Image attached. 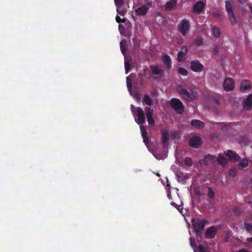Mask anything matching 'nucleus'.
<instances>
[{
  "instance_id": "nucleus-1",
  "label": "nucleus",
  "mask_w": 252,
  "mask_h": 252,
  "mask_svg": "<svg viewBox=\"0 0 252 252\" xmlns=\"http://www.w3.org/2000/svg\"><path fill=\"white\" fill-rule=\"evenodd\" d=\"M236 4L234 1L226 0L225 1V7L228 15V18L232 25L237 24L236 16L234 14V9Z\"/></svg>"
},
{
  "instance_id": "nucleus-2",
  "label": "nucleus",
  "mask_w": 252,
  "mask_h": 252,
  "mask_svg": "<svg viewBox=\"0 0 252 252\" xmlns=\"http://www.w3.org/2000/svg\"><path fill=\"white\" fill-rule=\"evenodd\" d=\"M131 108L133 115L135 116V121L138 125H143L146 123L145 115L143 109L137 107L135 110L133 105H131Z\"/></svg>"
},
{
  "instance_id": "nucleus-3",
  "label": "nucleus",
  "mask_w": 252,
  "mask_h": 252,
  "mask_svg": "<svg viewBox=\"0 0 252 252\" xmlns=\"http://www.w3.org/2000/svg\"><path fill=\"white\" fill-rule=\"evenodd\" d=\"M192 227L194 231H204V228L208 221L205 219L198 218H194L191 220Z\"/></svg>"
},
{
  "instance_id": "nucleus-4",
  "label": "nucleus",
  "mask_w": 252,
  "mask_h": 252,
  "mask_svg": "<svg viewBox=\"0 0 252 252\" xmlns=\"http://www.w3.org/2000/svg\"><path fill=\"white\" fill-rule=\"evenodd\" d=\"M169 103L171 107L178 114H183L184 111V106L180 99L176 98H173L170 100Z\"/></svg>"
},
{
  "instance_id": "nucleus-5",
  "label": "nucleus",
  "mask_w": 252,
  "mask_h": 252,
  "mask_svg": "<svg viewBox=\"0 0 252 252\" xmlns=\"http://www.w3.org/2000/svg\"><path fill=\"white\" fill-rule=\"evenodd\" d=\"M143 142L147 146L149 151L153 155V156L158 159V149L155 147L154 143H149V138L147 135L142 136Z\"/></svg>"
},
{
  "instance_id": "nucleus-6",
  "label": "nucleus",
  "mask_w": 252,
  "mask_h": 252,
  "mask_svg": "<svg viewBox=\"0 0 252 252\" xmlns=\"http://www.w3.org/2000/svg\"><path fill=\"white\" fill-rule=\"evenodd\" d=\"M190 28V26L189 21L186 19L182 20L178 25V30L184 36L189 32Z\"/></svg>"
},
{
  "instance_id": "nucleus-7",
  "label": "nucleus",
  "mask_w": 252,
  "mask_h": 252,
  "mask_svg": "<svg viewBox=\"0 0 252 252\" xmlns=\"http://www.w3.org/2000/svg\"><path fill=\"white\" fill-rule=\"evenodd\" d=\"M220 228V226H212L208 228L205 233V237L206 239L214 238L217 234L218 229Z\"/></svg>"
},
{
  "instance_id": "nucleus-8",
  "label": "nucleus",
  "mask_w": 252,
  "mask_h": 252,
  "mask_svg": "<svg viewBox=\"0 0 252 252\" xmlns=\"http://www.w3.org/2000/svg\"><path fill=\"white\" fill-rule=\"evenodd\" d=\"M190 68L194 72H201L203 69V65L198 60L191 61L190 63Z\"/></svg>"
},
{
  "instance_id": "nucleus-9",
  "label": "nucleus",
  "mask_w": 252,
  "mask_h": 252,
  "mask_svg": "<svg viewBox=\"0 0 252 252\" xmlns=\"http://www.w3.org/2000/svg\"><path fill=\"white\" fill-rule=\"evenodd\" d=\"M145 114L149 125L154 126L155 125V121L153 119L154 111L149 107L145 108Z\"/></svg>"
},
{
  "instance_id": "nucleus-10",
  "label": "nucleus",
  "mask_w": 252,
  "mask_h": 252,
  "mask_svg": "<svg viewBox=\"0 0 252 252\" xmlns=\"http://www.w3.org/2000/svg\"><path fill=\"white\" fill-rule=\"evenodd\" d=\"M178 92L179 94L182 96V98L187 100L188 101H191L192 98L189 91L182 87H179Z\"/></svg>"
},
{
  "instance_id": "nucleus-11",
  "label": "nucleus",
  "mask_w": 252,
  "mask_h": 252,
  "mask_svg": "<svg viewBox=\"0 0 252 252\" xmlns=\"http://www.w3.org/2000/svg\"><path fill=\"white\" fill-rule=\"evenodd\" d=\"M151 7L152 2H148L147 4L143 5L141 7L138 8L136 10V12L138 15L145 16L147 14L149 8Z\"/></svg>"
},
{
  "instance_id": "nucleus-12",
  "label": "nucleus",
  "mask_w": 252,
  "mask_h": 252,
  "mask_svg": "<svg viewBox=\"0 0 252 252\" xmlns=\"http://www.w3.org/2000/svg\"><path fill=\"white\" fill-rule=\"evenodd\" d=\"M224 89L226 91H231L234 88V82L231 78H226L223 82Z\"/></svg>"
},
{
  "instance_id": "nucleus-13",
  "label": "nucleus",
  "mask_w": 252,
  "mask_h": 252,
  "mask_svg": "<svg viewBox=\"0 0 252 252\" xmlns=\"http://www.w3.org/2000/svg\"><path fill=\"white\" fill-rule=\"evenodd\" d=\"M201 144V139L198 136H193L189 141V145L195 148H198Z\"/></svg>"
},
{
  "instance_id": "nucleus-14",
  "label": "nucleus",
  "mask_w": 252,
  "mask_h": 252,
  "mask_svg": "<svg viewBox=\"0 0 252 252\" xmlns=\"http://www.w3.org/2000/svg\"><path fill=\"white\" fill-rule=\"evenodd\" d=\"M205 6V3L201 0L197 1L193 5V11L197 14L201 13Z\"/></svg>"
},
{
  "instance_id": "nucleus-15",
  "label": "nucleus",
  "mask_w": 252,
  "mask_h": 252,
  "mask_svg": "<svg viewBox=\"0 0 252 252\" xmlns=\"http://www.w3.org/2000/svg\"><path fill=\"white\" fill-rule=\"evenodd\" d=\"M228 157V159L237 161L240 159V157L234 151L232 150H228L226 155Z\"/></svg>"
},
{
  "instance_id": "nucleus-16",
  "label": "nucleus",
  "mask_w": 252,
  "mask_h": 252,
  "mask_svg": "<svg viewBox=\"0 0 252 252\" xmlns=\"http://www.w3.org/2000/svg\"><path fill=\"white\" fill-rule=\"evenodd\" d=\"M216 161V156L207 155L204 157L203 161L206 166L210 165Z\"/></svg>"
},
{
  "instance_id": "nucleus-17",
  "label": "nucleus",
  "mask_w": 252,
  "mask_h": 252,
  "mask_svg": "<svg viewBox=\"0 0 252 252\" xmlns=\"http://www.w3.org/2000/svg\"><path fill=\"white\" fill-rule=\"evenodd\" d=\"M161 59L163 63L166 65L168 69L171 68V60L169 56L164 54L161 57Z\"/></svg>"
},
{
  "instance_id": "nucleus-18",
  "label": "nucleus",
  "mask_w": 252,
  "mask_h": 252,
  "mask_svg": "<svg viewBox=\"0 0 252 252\" xmlns=\"http://www.w3.org/2000/svg\"><path fill=\"white\" fill-rule=\"evenodd\" d=\"M251 86L250 84V82L248 80H243L240 85V90L242 92H245L247 90L250 89Z\"/></svg>"
},
{
  "instance_id": "nucleus-19",
  "label": "nucleus",
  "mask_w": 252,
  "mask_h": 252,
  "mask_svg": "<svg viewBox=\"0 0 252 252\" xmlns=\"http://www.w3.org/2000/svg\"><path fill=\"white\" fill-rule=\"evenodd\" d=\"M226 157L225 154H219V157H216V161L220 165L224 166L227 162Z\"/></svg>"
},
{
  "instance_id": "nucleus-20",
  "label": "nucleus",
  "mask_w": 252,
  "mask_h": 252,
  "mask_svg": "<svg viewBox=\"0 0 252 252\" xmlns=\"http://www.w3.org/2000/svg\"><path fill=\"white\" fill-rule=\"evenodd\" d=\"M244 107L247 110H250L252 108V94H250L244 100Z\"/></svg>"
},
{
  "instance_id": "nucleus-21",
  "label": "nucleus",
  "mask_w": 252,
  "mask_h": 252,
  "mask_svg": "<svg viewBox=\"0 0 252 252\" xmlns=\"http://www.w3.org/2000/svg\"><path fill=\"white\" fill-rule=\"evenodd\" d=\"M169 139V134L167 131H163L162 133L161 140L164 147H166L168 145V140Z\"/></svg>"
},
{
  "instance_id": "nucleus-22",
  "label": "nucleus",
  "mask_w": 252,
  "mask_h": 252,
  "mask_svg": "<svg viewBox=\"0 0 252 252\" xmlns=\"http://www.w3.org/2000/svg\"><path fill=\"white\" fill-rule=\"evenodd\" d=\"M191 125L196 128H201L204 126V124L201 121L198 120H193L190 122Z\"/></svg>"
},
{
  "instance_id": "nucleus-23",
  "label": "nucleus",
  "mask_w": 252,
  "mask_h": 252,
  "mask_svg": "<svg viewBox=\"0 0 252 252\" xmlns=\"http://www.w3.org/2000/svg\"><path fill=\"white\" fill-rule=\"evenodd\" d=\"M176 175L177 177L178 181L179 182H184L187 179V174L184 175L183 172L180 171L177 172Z\"/></svg>"
},
{
  "instance_id": "nucleus-24",
  "label": "nucleus",
  "mask_w": 252,
  "mask_h": 252,
  "mask_svg": "<svg viewBox=\"0 0 252 252\" xmlns=\"http://www.w3.org/2000/svg\"><path fill=\"white\" fill-rule=\"evenodd\" d=\"M213 16L219 21H221L224 18V15L223 13L219 11H216L213 13Z\"/></svg>"
},
{
  "instance_id": "nucleus-25",
  "label": "nucleus",
  "mask_w": 252,
  "mask_h": 252,
  "mask_svg": "<svg viewBox=\"0 0 252 252\" xmlns=\"http://www.w3.org/2000/svg\"><path fill=\"white\" fill-rule=\"evenodd\" d=\"M212 32L214 35V36L216 38L219 37L220 33V31L219 28L217 27H213L212 28Z\"/></svg>"
},
{
  "instance_id": "nucleus-26",
  "label": "nucleus",
  "mask_w": 252,
  "mask_h": 252,
  "mask_svg": "<svg viewBox=\"0 0 252 252\" xmlns=\"http://www.w3.org/2000/svg\"><path fill=\"white\" fill-rule=\"evenodd\" d=\"M143 103H146L148 106H151L153 104L152 99L147 94H145L143 97Z\"/></svg>"
},
{
  "instance_id": "nucleus-27",
  "label": "nucleus",
  "mask_w": 252,
  "mask_h": 252,
  "mask_svg": "<svg viewBox=\"0 0 252 252\" xmlns=\"http://www.w3.org/2000/svg\"><path fill=\"white\" fill-rule=\"evenodd\" d=\"M176 0H171L169 1H167L165 4L166 8L170 9L172 8L174 6L176 5Z\"/></svg>"
},
{
  "instance_id": "nucleus-28",
  "label": "nucleus",
  "mask_w": 252,
  "mask_h": 252,
  "mask_svg": "<svg viewBox=\"0 0 252 252\" xmlns=\"http://www.w3.org/2000/svg\"><path fill=\"white\" fill-rule=\"evenodd\" d=\"M124 5L116 6L117 8V12L121 16H124L126 11V9L123 7Z\"/></svg>"
},
{
  "instance_id": "nucleus-29",
  "label": "nucleus",
  "mask_w": 252,
  "mask_h": 252,
  "mask_svg": "<svg viewBox=\"0 0 252 252\" xmlns=\"http://www.w3.org/2000/svg\"><path fill=\"white\" fill-rule=\"evenodd\" d=\"M249 164L248 160L246 158H243L238 164V166H241L242 168H244L248 166Z\"/></svg>"
},
{
  "instance_id": "nucleus-30",
  "label": "nucleus",
  "mask_w": 252,
  "mask_h": 252,
  "mask_svg": "<svg viewBox=\"0 0 252 252\" xmlns=\"http://www.w3.org/2000/svg\"><path fill=\"white\" fill-rule=\"evenodd\" d=\"M195 234H196V237L197 239L198 242H199L202 239V237L203 236V234L204 233V231H194Z\"/></svg>"
},
{
  "instance_id": "nucleus-31",
  "label": "nucleus",
  "mask_w": 252,
  "mask_h": 252,
  "mask_svg": "<svg viewBox=\"0 0 252 252\" xmlns=\"http://www.w3.org/2000/svg\"><path fill=\"white\" fill-rule=\"evenodd\" d=\"M208 196L209 198L214 199L215 197V193L211 187L208 188Z\"/></svg>"
},
{
  "instance_id": "nucleus-32",
  "label": "nucleus",
  "mask_w": 252,
  "mask_h": 252,
  "mask_svg": "<svg viewBox=\"0 0 252 252\" xmlns=\"http://www.w3.org/2000/svg\"><path fill=\"white\" fill-rule=\"evenodd\" d=\"M189 241H190V245L193 248L194 252H196V251L197 250V247L196 244L194 242V238L190 237L189 238Z\"/></svg>"
},
{
  "instance_id": "nucleus-33",
  "label": "nucleus",
  "mask_w": 252,
  "mask_h": 252,
  "mask_svg": "<svg viewBox=\"0 0 252 252\" xmlns=\"http://www.w3.org/2000/svg\"><path fill=\"white\" fill-rule=\"evenodd\" d=\"M244 227L245 229L251 234H252V224L251 223H247V222H244Z\"/></svg>"
},
{
  "instance_id": "nucleus-34",
  "label": "nucleus",
  "mask_w": 252,
  "mask_h": 252,
  "mask_svg": "<svg viewBox=\"0 0 252 252\" xmlns=\"http://www.w3.org/2000/svg\"><path fill=\"white\" fill-rule=\"evenodd\" d=\"M184 162L188 166H191L193 164L192 159L190 157H186L185 158Z\"/></svg>"
},
{
  "instance_id": "nucleus-35",
  "label": "nucleus",
  "mask_w": 252,
  "mask_h": 252,
  "mask_svg": "<svg viewBox=\"0 0 252 252\" xmlns=\"http://www.w3.org/2000/svg\"><path fill=\"white\" fill-rule=\"evenodd\" d=\"M186 54L183 53L182 52H179L178 53V60L180 62H183L185 61L184 57Z\"/></svg>"
},
{
  "instance_id": "nucleus-36",
  "label": "nucleus",
  "mask_w": 252,
  "mask_h": 252,
  "mask_svg": "<svg viewBox=\"0 0 252 252\" xmlns=\"http://www.w3.org/2000/svg\"><path fill=\"white\" fill-rule=\"evenodd\" d=\"M171 137L172 139L180 138V134L178 131H172L170 133Z\"/></svg>"
},
{
  "instance_id": "nucleus-37",
  "label": "nucleus",
  "mask_w": 252,
  "mask_h": 252,
  "mask_svg": "<svg viewBox=\"0 0 252 252\" xmlns=\"http://www.w3.org/2000/svg\"><path fill=\"white\" fill-rule=\"evenodd\" d=\"M178 72L183 76H186L188 74V70L183 67H180L178 69Z\"/></svg>"
},
{
  "instance_id": "nucleus-38",
  "label": "nucleus",
  "mask_w": 252,
  "mask_h": 252,
  "mask_svg": "<svg viewBox=\"0 0 252 252\" xmlns=\"http://www.w3.org/2000/svg\"><path fill=\"white\" fill-rule=\"evenodd\" d=\"M140 125V130H141L142 136H144L145 135H147L146 128L145 126H143V125Z\"/></svg>"
},
{
  "instance_id": "nucleus-39",
  "label": "nucleus",
  "mask_w": 252,
  "mask_h": 252,
  "mask_svg": "<svg viewBox=\"0 0 252 252\" xmlns=\"http://www.w3.org/2000/svg\"><path fill=\"white\" fill-rule=\"evenodd\" d=\"M220 45H215L213 49V54L215 56H217L219 55V49L220 48Z\"/></svg>"
},
{
  "instance_id": "nucleus-40",
  "label": "nucleus",
  "mask_w": 252,
  "mask_h": 252,
  "mask_svg": "<svg viewBox=\"0 0 252 252\" xmlns=\"http://www.w3.org/2000/svg\"><path fill=\"white\" fill-rule=\"evenodd\" d=\"M152 73L155 78L157 77L156 75H158V66H151Z\"/></svg>"
},
{
  "instance_id": "nucleus-41",
  "label": "nucleus",
  "mask_w": 252,
  "mask_h": 252,
  "mask_svg": "<svg viewBox=\"0 0 252 252\" xmlns=\"http://www.w3.org/2000/svg\"><path fill=\"white\" fill-rule=\"evenodd\" d=\"M194 192L197 196H202V193L201 192V190L200 189L199 187H195L194 189Z\"/></svg>"
},
{
  "instance_id": "nucleus-42",
  "label": "nucleus",
  "mask_w": 252,
  "mask_h": 252,
  "mask_svg": "<svg viewBox=\"0 0 252 252\" xmlns=\"http://www.w3.org/2000/svg\"><path fill=\"white\" fill-rule=\"evenodd\" d=\"M114 2L116 6L124 5L125 4L124 0H114Z\"/></svg>"
},
{
  "instance_id": "nucleus-43",
  "label": "nucleus",
  "mask_w": 252,
  "mask_h": 252,
  "mask_svg": "<svg viewBox=\"0 0 252 252\" xmlns=\"http://www.w3.org/2000/svg\"><path fill=\"white\" fill-rule=\"evenodd\" d=\"M126 83H127V89H128V91L129 92V93H131V89H132V85H131L130 81L129 80L128 77H127Z\"/></svg>"
},
{
  "instance_id": "nucleus-44",
  "label": "nucleus",
  "mask_w": 252,
  "mask_h": 252,
  "mask_svg": "<svg viewBox=\"0 0 252 252\" xmlns=\"http://www.w3.org/2000/svg\"><path fill=\"white\" fill-rule=\"evenodd\" d=\"M198 251H199V252H208L207 251L206 248L204 247L202 245H199L198 246Z\"/></svg>"
},
{
  "instance_id": "nucleus-45",
  "label": "nucleus",
  "mask_w": 252,
  "mask_h": 252,
  "mask_svg": "<svg viewBox=\"0 0 252 252\" xmlns=\"http://www.w3.org/2000/svg\"><path fill=\"white\" fill-rule=\"evenodd\" d=\"M125 65L126 73L127 74L129 72L130 69V65L129 63L126 62L125 63Z\"/></svg>"
},
{
  "instance_id": "nucleus-46",
  "label": "nucleus",
  "mask_w": 252,
  "mask_h": 252,
  "mask_svg": "<svg viewBox=\"0 0 252 252\" xmlns=\"http://www.w3.org/2000/svg\"><path fill=\"white\" fill-rule=\"evenodd\" d=\"M188 50L187 47L186 46H183L181 47V51H180V52H182L183 53L187 55L188 53Z\"/></svg>"
},
{
  "instance_id": "nucleus-47",
  "label": "nucleus",
  "mask_w": 252,
  "mask_h": 252,
  "mask_svg": "<svg viewBox=\"0 0 252 252\" xmlns=\"http://www.w3.org/2000/svg\"><path fill=\"white\" fill-rule=\"evenodd\" d=\"M120 48H121V50L122 51V53L123 54H124L125 53V52H126V48L125 47H124V46L122 42H121V43H120Z\"/></svg>"
},
{
  "instance_id": "nucleus-48",
  "label": "nucleus",
  "mask_w": 252,
  "mask_h": 252,
  "mask_svg": "<svg viewBox=\"0 0 252 252\" xmlns=\"http://www.w3.org/2000/svg\"><path fill=\"white\" fill-rule=\"evenodd\" d=\"M116 21L118 23H120V22H125V19L122 20L120 18V17L118 15H117V16L116 17Z\"/></svg>"
},
{
  "instance_id": "nucleus-49",
  "label": "nucleus",
  "mask_w": 252,
  "mask_h": 252,
  "mask_svg": "<svg viewBox=\"0 0 252 252\" xmlns=\"http://www.w3.org/2000/svg\"><path fill=\"white\" fill-rule=\"evenodd\" d=\"M195 43L196 45H197L198 46H200L202 44H203V41H202V39L201 38H198L197 39L196 41H195Z\"/></svg>"
},
{
  "instance_id": "nucleus-50",
  "label": "nucleus",
  "mask_w": 252,
  "mask_h": 252,
  "mask_svg": "<svg viewBox=\"0 0 252 252\" xmlns=\"http://www.w3.org/2000/svg\"><path fill=\"white\" fill-rule=\"evenodd\" d=\"M212 102L213 103L217 104V105H220V100L216 98H214L213 99Z\"/></svg>"
},
{
  "instance_id": "nucleus-51",
  "label": "nucleus",
  "mask_w": 252,
  "mask_h": 252,
  "mask_svg": "<svg viewBox=\"0 0 252 252\" xmlns=\"http://www.w3.org/2000/svg\"><path fill=\"white\" fill-rule=\"evenodd\" d=\"M171 205L174 207H175L176 209H177L178 210L180 209V206L179 205H178L177 204H176L175 202H172L171 203Z\"/></svg>"
},
{
  "instance_id": "nucleus-52",
  "label": "nucleus",
  "mask_w": 252,
  "mask_h": 252,
  "mask_svg": "<svg viewBox=\"0 0 252 252\" xmlns=\"http://www.w3.org/2000/svg\"><path fill=\"white\" fill-rule=\"evenodd\" d=\"M235 214H239L240 213V209L239 208H235L234 210Z\"/></svg>"
},
{
  "instance_id": "nucleus-53",
  "label": "nucleus",
  "mask_w": 252,
  "mask_h": 252,
  "mask_svg": "<svg viewBox=\"0 0 252 252\" xmlns=\"http://www.w3.org/2000/svg\"><path fill=\"white\" fill-rule=\"evenodd\" d=\"M163 71V70L162 69L159 68V67H158V77L162 75Z\"/></svg>"
},
{
  "instance_id": "nucleus-54",
  "label": "nucleus",
  "mask_w": 252,
  "mask_h": 252,
  "mask_svg": "<svg viewBox=\"0 0 252 252\" xmlns=\"http://www.w3.org/2000/svg\"><path fill=\"white\" fill-rule=\"evenodd\" d=\"M237 252H250L247 251V250H246V249H242L238 251Z\"/></svg>"
},
{
  "instance_id": "nucleus-55",
  "label": "nucleus",
  "mask_w": 252,
  "mask_h": 252,
  "mask_svg": "<svg viewBox=\"0 0 252 252\" xmlns=\"http://www.w3.org/2000/svg\"><path fill=\"white\" fill-rule=\"evenodd\" d=\"M239 1L241 4H244L246 2V0H239Z\"/></svg>"
},
{
  "instance_id": "nucleus-56",
  "label": "nucleus",
  "mask_w": 252,
  "mask_h": 252,
  "mask_svg": "<svg viewBox=\"0 0 252 252\" xmlns=\"http://www.w3.org/2000/svg\"><path fill=\"white\" fill-rule=\"evenodd\" d=\"M249 8H250V10H251V13H252V4H249Z\"/></svg>"
},
{
  "instance_id": "nucleus-57",
  "label": "nucleus",
  "mask_w": 252,
  "mask_h": 252,
  "mask_svg": "<svg viewBox=\"0 0 252 252\" xmlns=\"http://www.w3.org/2000/svg\"><path fill=\"white\" fill-rule=\"evenodd\" d=\"M247 241L249 242L252 243V237L248 238Z\"/></svg>"
},
{
  "instance_id": "nucleus-58",
  "label": "nucleus",
  "mask_w": 252,
  "mask_h": 252,
  "mask_svg": "<svg viewBox=\"0 0 252 252\" xmlns=\"http://www.w3.org/2000/svg\"><path fill=\"white\" fill-rule=\"evenodd\" d=\"M135 97L137 98V99H140V97H139V94H137L136 95H135Z\"/></svg>"
},
{
  "instance_id": "nucleus-59",
  "label": "nucleus",
  "mask_w": 252,
  "mask_h": 252,
  "mask_svg": "<svg viewBox=\"0 0 252 252\" xmlns=\"http://www.w3.org/2000/svg\"><path fill=\"white\" fill-rule=\"evenodd\" d=\"M248 203L250 204V207L251 208H252V201H249V202H248Z\"/></svg>"
},
{
  "instance_id": "nucleus-60",
  "label": "nucleus",
  "mask_w": 252,
  "mask_h": 252,
  "mask_svg": "<svg viewBox=\"0 0 252 252\" xmlns=\"http://www.w3.org/2000/svg\"><path fill=\"white\" fill-rule=\"evenodd\" d=\"M250 183L252 185V187L251 188H252V178H251V180H250Z\"/></svg>"
},
{
  "instance_id": "nucleus-61",
  "label": "nucleus",
  "mask_w": 252,
  "mask_h": 252,
  "mask_svg": "<svg viewBox=\"0 0 252 252\" xmlns=\"http://www.w3.org/2000/svg\"><path fill=\"white\" fill-rule=\"evenodd\" d=\"M158 16H160V14L158 12Z\"/></svg>"
},
{
  "instance_id": "nucleus-62",
  "label": "nucleus",
  "mask_w": 252,
  "mask_h": 252,
  "mask_svg": "<svg viewBox=\"0 0 252 252\" xmlns=\"http://www.w3.org/2000/svg\"><path fill=\"white\" fill-rule=\"evenodd\" d=\"M157 176H158V173H155Z\"/></svg>"
},
{
  "instance_id": "nucleus-63",
  "label": "nucleus",
  "mask_w": 252,
  "mask_h": 252,
  "mask_svg": "<svg viewBox=\"0 0 252 252\" xmlns=\"http://www.w3.org/2000/svg\"><path fill=\"white\" fill-rule=\"evenodd\" d=\"M121 27V25H119V29Z\"/></svg>"
}]
</instances>
